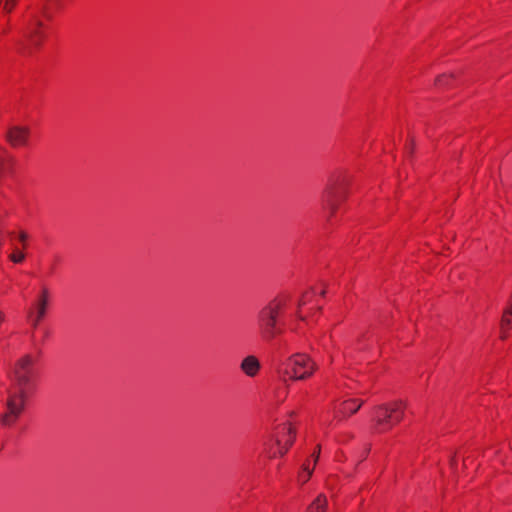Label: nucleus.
I'll list each match as a JSON object with an SVG mask.
<instances>
[{
  "mask_svg": "<svg viewBox=\"0 0 512 512\" xmlns=\"http://www.w3.org/2000/svg\"><path fill=\"white\" fill-rule=\"evenodd\" d=\"M33 359L30 355L20 358L10 374L12 387L7 391L6 412L0 417L3 425L14 424L24 410L27 398L26 387L31 382Z\"/></svg>",
  "mask_w": 512,
  "mask_h": 512,
  "instance_id": "1",
  "label": "nucleus"
},
{
  "mask_svg": "<svg viewBox=\"0 0 512 512\" xmlns=\"http://www.w3.org/2000/svg\"><path fill=\"white\" fill-rule=\"evenodd\" d=\"M317 368V364L304 353H295L286 359L279 360L275 365V371L279 379L284 383H287L289 380L308 379Z\"/></svg>",
  "mask_w": 512,
  "mask_h": 512,
  "instance_id": "2",
  "label": "nucleus"
},
{
  "mask_svg": "<svg viewBox=\"0 0 512 512\" xmlns=\"http://www.w3.org/2000/svg\"><path fill=\"white\" fill-rule=\"evenodd\" d=\"M407 404L402 400L378 405L373 410V431L383 433L392 429L404 417Z\"/></svg>",
  "mask_w": 512,
  "mask_h": 512,
  "instance_id": "3",
  "label": "nucleus"
},
{
  "mask_svg": "<svg viewBox=\"0 0 512 512\" xmlns=\"http://www.w3.org/2000/svg\"><path fill=\"white\" fill-rule=\"evenodd\" d=\"M285 306L283 300H273L264 306L258 314V327L265 340H272L281 333L278 317Z\"/></svg>",
  "mask_w": 512,
  "mask_h": 512,
  "instance_id": "4",
  "label": "nucleus"
},
{
  "mask_svg": "<svg viewBox=\"0 0 512 512\" xmlns=\"http://www.w3.org/2000/svg\"><path fill=\"white\" fill-rule=\"evenodd\" d=\"M49 292L46 288H43L35 301L32 308L27 312V317L31 321L34 328L38 326L40 321L45 317L46 311L49 305Z\"/></svg>",
  "mask_w": 512,
  "mask_h": 512,
  "instance_id": "5",
  "label": "nucleus"
},
{
  "mask_svg": "<svg viewBox=\"0 0 512 512\" xmlns=\"http://www.w3.org/2000/svg\"><path fill=\"white\" fill-rule=\"evenodd\" d=\"M43 22L39 19L36 13H31L29 16L27 27H26V37L30 45L34 47H39L44 38V34L41 31L43 27Z\"/></svg>",
  "mask_w": 512,
  "mask_h": 512,
  "instance_id": "6",
  "label": "nucleus"
},
{
  "mask_svg": "<svg viewBox=\"0 0 512 512\" xmlns=\"http://www.w3.org/2000/svg\"><path fill=\"white\" fill-rule=\"evenodd\" d=\"M29 137V129L22 126H13L6 133L7 141L14 147L26 145Z\"/></svg>",
  "mask_w": 512,
  "mask_h": 512,
  "instance_id": "7",
  "label": "nucleus"
},
{
  "mask_svg": "<svg viewBox=\"0 0 512 512\" xmlns=\"http://www.w3.org/2000/svg\"><path fill=\"white\" fill-rule=\"evenodd\" d=\"M240 368L247 376L254 377L260 370V362L255 356L249 355L242 360Z\"/></svg>",
  "mask_w": 512,
  "mask_h": 512,
  "instance_id": "8",
  "label": "nucleus"
},
{
  "mask_svg": "<svg viewBox=\"0 0 512 512\" xmlns=\"http://www.w3.org/2000/svg\"><path fill=\"white\" fill-rule=\"evenodd\" d=\"M328 500L324 494H320L308 506L306 512H327Z\"/></svg>",
  "mask_w": 512,
  "mask_h": 512,
  "instance_id": "9",
  "label": "nucleus"
},
{
  "mask_svg": "<svg viewBox=\"0 0 512 512\" xmlns=\"http://www.w3.org/2000/svg\"><path fill=\"white\" fill-rule=\"evenodd\" d=\"M362 404L363 401L357 399L346 400L342 403L340 413L343 416L354 414L361 408Z\"/></svg>",
  "mask_w": 512,
  "mask_h": 512,
  "instance_id": "10",
  "label": "nucleus"
},
{
  "mask_svg": "<svg viewBox=\"0 0 512 512\" xmlns=\"http://www.w3.org/2000/svg\"><path fill=\"white\" fill-rule=\"evenodd\" d=\"M338 199L339 196L337 192L330 189L325 193L323 201L327 208H329L331 211H334L337 207Z\"/></svg>",
  "mask_w": 512,
  "mask_h": 512,
  "instance_id": "11",
  "label": "nucleus"
},
{
  "mask_svg": "<svg viewBox=\"0 0 512 512\" xmlns=\"http://www.w3.org/2000/svg\"><path fill=\"white\" fill-rule=\"evenodd\" d=\"M17 239L21 244V248L16 246L15 251L10 256H24V251L27 248L28 234L24 231H20L17 235Z\"/></svg>",
  "mask_w": 512,
  "mask_h": 512,
  "instance_id": "12",
  "label": "nucleus"
},
{
  "mask_svg": "<svg viewBox=\"0 0 512 512\" xmlns=\"http://www.w3.org/2000/svg\"><path fill=\"white\" fill-rule=\"evenodd\" d=\"M511 325H512V309L506 308L503 311V315H502L501 323H500V329L502 331L509 330Z\"/></svg>",
  "mask_w": 512,
  "mask_h": 512,
  "instance_id": "13",
  "label": "nucleus"
},
{
  "mask_svg": "<svg viewBox=\"0 0 512 512\" xmlns=\"http://www.w3.org/2000/svg\"><path fill=\"white\" fill-rule=\"evenodd\" d=\"M287 435H288V438H287V440H286V444H287V446H286V447H283V448H282V447H281V441H282V440H280V439H278V440H277V443H278V445H279V452H280V454H281V455H284V454L287 452L288 447H289L290 445H292V443H293V440H294V432H293L292 428H288Z\"/></svg>",
  "mask_w": 512,
  "mask_h": 512,
  "instance_id": "14",
  "label": "nucleus"
},
{
  "mask_svg": "<svg viewBox=\"0 0 512 512\" xmlns=\"http://www.w3.org/2000/svg\"><path fill=\"white\" fill-rule=\"evenodd\" d=\"M313 468L310 469L307 465H303V472L299 474V481L305 483L312 475Z\"/></svg>",
  "mask_w": 512,
  "mask_h": 512,
  "instance_id": "15",
  "label": "nucleus"
},
{
  "mask_svg": "<svg viewBox=\"0 0 512 512\" xmlns=\"http://www.w3.org/2000/svg\"><path fill=\"white\" fill-rule=\"evenodd\" d=\"M16 3H17V0H5L4 5H3V10L6 13H11V11L15 7Z\"/></svg>",
  "mask_w": 512,
  "mask_h": 512,
  "instance_id": "16",
  "label": "nucleus"
},
{
  "mask_svg": "<svg viewBox=\"0 0 512 512\" xmlns=\"http://www.w3.org/2000/svg\"><path fill=\"white\" fill-rule=\"evenodd\" d=\"M5 163H6L5 150L0 148V175L3 174L5 171Z\"/></svg>",
  "mask_w": 512,
  "mask_h": 512,
  "instance_id": "17",
  "label": "nucleus"
},
{
  "mask_svg": "<svg viewBox=\"0 0 512 512\" xmlns=\"http://www.w3.org/2000/svg\"><path fill=\"white\" fill-rule=\"evenodd\" d=\"M452 75H441L436 79V84L439 86L447 85L449 78H451Z\"/></svg>",
  "mask_w": 512,
  "mask_h": 512,
  "instance_id": "18",
  "label": "nucleus"
},
{
  "mask_svg": "<svg viewBox=\"0 0 512 512\" xmlns=\"http://www.w3.org/2000/svg\"><path fill=\"white\" fill-rule=\"evenodd\" d=\"M319 455H320V446L317 447V451L313 454L314 464L318 461Z\"/></svg>",
  "mask_w": 512,
  "mask_h": 512,
  "instance_id": "19",
  "label": "nucleus"
},
{
  "mask_svg": "<svg viewBox=\"0 0 512 512\" xmlns=\"http://www.w3.org/2000/svg\"><path fill=\"white\" fill-rule=\"evenodd\" d=\"M41 12L45 15V16H49L48 13H47V5L44 4L42 7H41Z\"/></svg>",
  "mask_w": 512,
  "mask_h": 512,
  "instance_id": "20",
  "label": "nucleus"
},
{
  "mask_svg": "<svg viewBox=\"0 0 512 512\" xmlns=\"http://www.w3.org/2000/svg\"><path fill=\"white\" fill-rule=\"evenodd\" d=\"M508 331L509 330H504V331L501 330V339H506L507 338Z\"/></svg>",
  "mask_w": 512,
  "mask_h": 512,
  "instance_id": "21",
  "label": "nucleus"
},
{
  "mask_svg": "<svg viewBox=\"0 0 512 512\" xmlns=\"http://www.w3.org/2000/svg\"><path fill=\"white\" fill-rule=\"evenodd\" d=\"M307 301H308V299H307V296L305 295V296H303V298H302V300L300 301L299 305H304V304H306V303H307Z\"/></svg>",
  "mask_w": 512,
  "mask_h": 512,
  "instance_id": "22",
  "label": "nucleus"
},
{
  "mask_svg": "<svg viewBox=\"0 0 512 512\" xmlns=\"http://www.w3.org/2000/svg\"><path fill=\"white\" fill-rule=\"evenodd\" d=\"M12 259H13V261L15 263H20L23 260V258H18V257H15V258H12Z\"/></svg>",
  "mask_w": 512,
  "mask_h": 512,
  "instance_id": "23",
  "label": "nucleus"
},
{
  "mask_svg": "<svg viewBox=\"0 0 512 512\" xmlns=\"http://www.w3.org/2000/svg\"><path fill=\"white\" fill-rule=\"evenodd\" d=\"M20 52L21 53H26V47L24 46V44L22 45V47L20 48Z\"/></svg>",
  "mask_w": 512,
  "mask_h": 512,
  "instance_id": "24",
  "label": "nucleus"
},
{
  "mask_svg": "<svg viewBox=\"0 0 512 512\" xmlns=\"http://www.w3.org/2000/svg\"><path fill=\"white\" fill-rule=\"evenodd\" d=\"M4 320V314L2 312H0V322H2Z\"/></svg>",
  "mask_w": 512,
  "mask_h": 512,
  "instance_id": "25",
  "label": "nucleus"
},
{
  "mask_svg": "<svg viewBox=\"0 0 512 512\" xmlns=\"http://www.w3.org/2000/svg\"><path fill=\"white\" fill-rule=\"evenodd\" d=\"M507 308H511L512 309V301L509 303V306Z\"/></svg>",
  "mask_w": 512,
  "mask_h": 512,
  "instance_id": "26",
  "label": "nucleus"
}]
</instances>
